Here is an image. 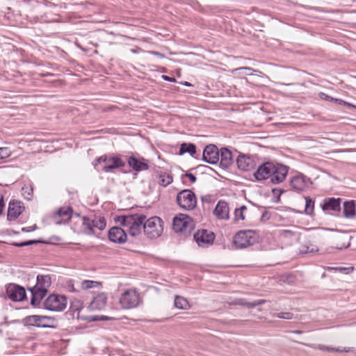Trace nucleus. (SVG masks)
I'll list each match as a JSON object with an SVG mask.
<instances>
[{"instance_id":"1","label":"nucleus","mask_w":356,"mask_h":356,"mask_svg":"<svg viewBox=\"0 0 356 356\" xmlns=\"http://www.w3.org/2000/svg\"><path fill=\"white\" fill-rule=\"evenodd\" d=\"M146 218L147 216L144 214L134 213L117 216L114 220L121 226L128 227L129 236L136 237L141 234L142 229L143 230V225Z\"/></svg>"},{"instance_id":"2","label":"nucleus","mask_w":356,"mask_h":356,"mask_svg":"<svg viewBox=\"0 0 356 356\" xmlns=\"http://www.w3.org/2000/svg\"><path fill=\"white\" fill-rule=\"evenodd\" d=\"M92 165L97 171L110 172L115 169L124 167L125 162L119 156H109L104 154L95 159Z\"/></svg>"},{"instance_id":"3","label":"nucleus","mask_w":356,"mask_h":356,"mask_svg":"<svg viewBox=\"0 0 356 356\" xmlns=\"http://www.w3.org/2000/svg\"><path fill=\"white\" fill-rule=\"evenodd\" d=\"M144 234L149 238H156L163 232V222L161 218L157 216L152 217L145 220L143 225Z\"/></svg>"},{"instance_id":"4","label":"nucleus","mask_w":356,"mask_h":356,"mask_svg":"<svg viewBox=\"0 0 356 356\" xmlns=\"http://www.w3.org/2000/svg\"><path fill=\"white\" fill-rule=\"evenodd\" d=\"M106 220L104 217L95 216L92 219L87 216L82 217V231L86 234H94L95 228L102 231L106 228Z\"/></svg>"},{"instance_id":"5","label":"nucleus","mask_w":356,"mask_h":356,"mask_svg":"<svg viewBox=\"0 0 356 356\" xmlns=\"http://www.w3.org/2000/svg\"><path fill=\"white\" fill-rule=\"evenodd\" d=\"M257 241L258 236L252 230L239 231L234 237V243L238 248H245L253 245Z\"/></svg>"},{"instance_id":"6","label":"nucleus","mask_w":356,"mask_h":356,"mask_svg":"<svg viewBox=\"0 0 356 356\" xmlns=\"http://www.w3.org/2000/svg\"><path fill=\"white\" fill-rule=\"evenodd\" d=\"M140 301L138 292L134 289H129L121 294L119 303L122 309H131L137 307Z\"/></svg>"},{"instance_id":"7","label":"nucleus","mask_w":356,"mask_h":356,"mask_svg":"<svg viewBox=\"0 0 356 356\" xmlns=\"http://www.w3.org/2000/svg\"><path fill=\"white\" fill-rule=\"evenodd\" d=\"M177 204L183 209L191 211L196 207L197 197L195 194L189 189H184L177 195Z\"/></svg>"},{"instance_id":"8","label":"nucleus","mask_w":356,"mask_h":356,"mask_svg":"<svg viewBox=\"0 0 356 356\" xmlns=\"http://www.w3.org/2000/svg\"><path fill=\"white\" fill-rule=\"evenodd\" d=\"M55 318L47 316L31 315L22 319L25 326H36L38 327H54Z\"/></svg>"},{"instance_id":"9","label":"nucleus","mask_w":356,"mask_h":356,"mask_svg":"<svg viewBox=\"0 0 356 356\" xmlns=\"http://www.w3.org/2000/svg\"><path fill=\"white\" fill-rule=\"evenodd\" d=\"M172 227L176 232L190 233L194 228L193 220L189 216L179 213L174 217Z\"/></svg>"},{"instance_id":"10","label":"nucleus","mask_w":356,"mask_h":356,"mask_svg":"<svg viewBox=\"0 0 356 356\" xmlns=\"http://www.w3.org/2000/svg\"><path fill=\"white\" fill-rule=\"evenodd\" d=\"M46 309L61 312L66 308L67 298L63 295L51 294L44 302Z\"/></svg>"},{"instance_id":"11","label":"nucleus","mask_w":356,"mask_h":356,"mask_svg":"<svg viewBox=\"0 0 356 356\" xmlns=\"http://www.w3.org/2000/svg\"><path fill=\"white\" fill-rule=\"evenodd\" d=\"M51 280L49 275H39L37 276L36 284L31 288L33 291H37L39 296L44 297L51 286Z\"/></svg>"},{"instance_id":"12","label":"nucleus","mask_w":356,"mask_h":356,"mask_svg":"<svg viewBox=\"0 0 356 356\" xmlns=\"http://www.w3.org/2000/svg\"><path fill=\"white\" fill-rule=\"evenodd\" d=\"M312 184L310 178L302 173H298L293 176L290 181V185L292 188L297 192H302L309 187Z\"/></svg>"},{"instance_id":"13","label":"nucleus","mask_w":356,"mask_h":356,"mask_svg":"<svg viewBox=\"0 0 356 356\" xmlns=\"http://www.w3.org/2000/svg\"><path fill=\"white\" fill-rule=\"evenodd\" d=\"M73 209L72 207H62L53 216V220L56 225L68 222L72 217Z\"/></svg>"},{"instance_id":"14","label":"nucleus","mask_w":356,"mask_h":356,"mask_svg":"<svg viewBox=\"0 0 356 356\" xmlns=\"http://www.w3.org/2000/svg\"><path fill=\"white\" fill-rule=\"evenodd\" d=\"M6 293L8 298L15 302L23 301L26 297L25 289L15 284H9L6 286Z\"/></svg>"},{"instance_id":"15","label":"nucleus","mask_w":356,"mask_h":356,"mask_svg":"<svg viewBox=\"0 0 356 356\" xmlns=\"http://www.w3.org/2000/svg\"><path fill=\"white\" fill-rule=\"evenodd\" d=\"M214 239V234L206 229L199 230L194 234V240L200 247H207L212 244Z\"/></svg>"},{"instance_id":"16","label":"nucleus","mask_w":356,"mask_h":356,"mask_svg":"<svg viewBox=\"0 0 356 356\" xmlns=\"http://www.w3.org/2000/svg\"><path fill=\"white\" fill-rule=\"evenodd\" d=\"M219 150L215 145H208L202 153V160L210 164H216L219 161Z\"/></svg>"},{"instance_id":"17","label":"nucleus","mask_w":356,"mask_h":356,"mask_svg":"<svg viewBox=\"0 0 356 356\" xmlns=\"http://www.w3.org/2000/svg\"><path fill=\"white\" fill-rule=\"evenodd\" d=\"M274 163L273 162H265L259 165L254 173V177L257 181H262L271 178L273 172Z\"/></svg>"},{"instance_id":"18","label":"nucleus","mask_w":356,"mask_h":356,"mask_svg":"<svg viewBox=\"0 0 356 356\" xmlns=\"http://www.w3.org/2000/svg\"><path fill=\"white\" fill-rule=\"evenodd\" d=\"M127 163L130 168L137 172L147 170L149 168L146 159L143 157L136 156L134 154L129 156Z\"/></svg>"},{"instance_id":"19","label":"nucleus","mask_w":356,"mask_h":356,"mask_svg":"<svg viewBox=\"0 0 356 356\" xmlns=\"http://www.w3.org/2000/svg\"><path fill=\"white\" fill-rule=\"evenodd\" d=\"M289 168L282 164H275L274 163V169L273 172H272L271 175V182L273 184H279L282 182L288 173Z\"/></svg>"},{"instance_id":"20","label":"nucleus","mask_w":356,"mask_h":356,"mask_svg":"<svg viewBox=\"0 0 356 356\" xmlns=\"http://www.w3.org/2000/svg\"><path fill=\"white\" fill-rule=\"evenodd\" d=\"M236 164L238 169L243 171H250L253 170L256 165V161L253 158L245 154H240L236 159Z\"/></svg>"},{"instance_id":"21","label":"nucleus","mask_w":356,"mask_h":356,"mask_svg":"<svg viewBox=\"0 0 356 356\" xmlns=\"http://www.w3.org/2000/svg\"><path fill=\"white\" fill-rule=\"evenodd\" d=\"M108 236L110 241L117 243H124L127 239V234L120 227L111 228Z\"/></svg>"},{"instance_id":"22","label":"nucleus","mask_w":356,"mask_h":356,"mask_svg":"<svg viewBox=\"0 0 356 356\" xmlns=\"http://www.w3.org/2000/svg\"><path fill=\"white\" fill-rule=\"evenodd\" d=\"M24 209V207L22 202L15 200L10 202L8 211V219L9 220H15L23 212Z\"/></svg>"},{"instance_id":"23","label":"nucleus","mask_w":356,"mask_h":356,"mask_svg":"<svg viewBox=\"0 0 356 356\" xmlns=\"http://www.w3.org/2000/svg\"><path fill=\"white\" fill-rule=\"evenodd\" d=\"M213 214L218 219L228 220L229 218V208L225 201L220 200L216 204Z\"/></svg>"},{"instance_id":"24","label":"nucleus","mask_w":356,"mask_h":356,"mask_svg":"<svg viewBox=\"0 0 356 356\" xmlns=\"http://www.w3.org/2000/svg\"><path fill=\"white\" fill-rule=\"evenodd\" d=\"M321 207L325 212L327 211H339L341 209V199L335 197L325 198L321 204Z\"/></svg>"},{"instance_id":"25","label":"nucleus","mask_w":356,"mask_h":356,"mask_svg":"<svg viewBox=\"0 0 356 356\" xmlns=\"http://www.w3.org/2000/svg\"><path fill=\"white\" fill-rule=\"evenodd\" d=\"M219 161L222 168H228L234 162L232 152L226 147L221 148L219 150Z\"/></svg>"},{"instance_id":"26","label":"nucleus","mask_w":356,"mask_h":356,"mask_svg":"<svg viewBox=\"0 0 356 356\" xmlns=\"http://www.w3.org/2000/svg\"><path fill=\"white\" fill-rule=\"evenodd\" d=\"M107 302V296L105 293H100L94 297L90 302L89 307L91 309H102L105 307Z\"/></svg>"},{"instance_id":"27","label":"nucleus","mask_w":356,"mask_h":356,"mask_svg":"<svg viewBox=\"0 0 356 356\" xmlns=\"http://www.w3.org/2000/svg\"><path fill=\"white\" fill-rule=\"evenodd\" d=\"M343 213L346 218H353L355 216V200L345 201L343 205Z\"/></svg>"},{"instance_id":"28","label":"nucleus","mask_w":356,"mask_h":356,"mask_svg":"<svg viewBox=\"0 0 356 356\" xmlns=\"http://www.w3.org/2000/svg\"><path fill=\"white\" fill-rule=\"evenodd\" d=\"M336 248L339 250H342L347 248L350 245V237L346 234H341L338 236L336 238Z\"/></svg>"},{"instance_id":"29","label":"nucleus","mask_w":356,"mask_h":356,"mask_svg":"<svg viewBox=\"0 0 356 356\" xmlns=\"http://www.w3.org/2000/svg\"><path fill=\"white\" fill-rule=\"evenodd\" d=\"M186 153L189 154L191 156H194L196 154V146L193 143H184L181 144L179 148V155H183Z\"/></svg>"},{"instance_id":"30","label":"nucleus","mask_w":356,"mask_h":356,"mask_svg":"<svg viewBox=\"0 0 356 356\" xmlns=\"http://www.w3.org/2000/svg\"><path fill=\"white\" fill-rule=\"evenodd\" d=\"M173 181L171 175L167 172H161L159 176V184L162 186H167L170 185Z\"/></svg>"},{"instance_id":"31","label":"nucleus","mask_w":356,"mask_h":356,"mask_svg":"<svg viewBox=\"0 0 356 356\" xmlns=\"http://www.w3.org/2000/svg\"><path fill=\"white\" fill-rule=\"evenodd\" d=\"M175 306L181 309H187L190 307L188 300L184 297L178 296L175 298Z\"/></svg>"},{"instance_id":"32","label":"nucleus","mask_w":356,"mask_h":356,"mask_svg":"<svg viewBox=\"0 0 356 356\" xmlns=\"http://www.w3.org/2000/svg\"><path fill=\"white\" fill-rule=\"evenodd\" d=\"M266 302L265 300H259L254 302H247L245 300L240 299L238 300L237 304L246 307L247 308L252 309L258 305H261Z\"/></svg>"},{"instance_id":"33","label":"nucleus","mask_w":356,"mask_h":356,"mask_svg":"<svg viewBox=\"0 0 356 356\" xmlns=\"http://www.w3.org/2000/svg\"><path fill=\"white\" fill-rule=\"evenodd\" d=\"M305 213L307 215L312 216L314 213V200H313L309 197H305Z\"/></svg>"},{"instance_id":"34","label":"nucleus","mask_w":356,"mask_h":356,"mask_svg":"<svg viewBox=\"0 0 356 356\" xmlns=\"http://www.w3.org/2000/svg\"><path fill=\"white\" fill-rule=\"evenodd\" d=\"M101 286V283L93 280H83L81 282V286L83 289H89L92 288H96Z\"/></svg>"},{"instance_id":"35","label":"nucleus","mask_w":356,"mask_h":356,"mask_svg":"<svg viewBox=\"0 0 356 356\" xmlns=\"http://www.w3.org/2000/svg\"><path fill=\"white\" fill-rule=\"evenodd\" d=\"M247 210V207L245 205L237 208L234 211V220L238 222L239 220H243L245 219L244 211Z\"/></svg>"},{"instance_id":"36","label":"nucleus","mask_w":356,"mask_h":356,"mask_svg":"<svg viewBox=\"0 0 356 356\" xmlns=\"http://www.w3.org/2000/svg\"><path fill=\"white\" fill-rule=\"evenodd\" d=\"M41 243H43V241L41 239H39V240H29L27 241H24V242H20V243L13 242L10 243V245H12L15 247L22 248V247L31 245H35V244Z\"/></svg>"},{"instance_id":"37","label":"nucleus","mask_w":356,"mask_h":356,"mask_svg":"<svg viewBox=\"0 0 356 356\" xmlns=\"http://www.w3.org/2000/svg\"><path fill=\"white\" fill-rule=\"evenodd\" d=\"M318 248L312 245L310 242L307 243L305 245H302L300 252L302 254H307L310 252H316L318 251Z\"/></svg>"},{"instance_id":"38","label":"nucleus","mask_w":356,"mask_h":356,"mask_svg":"<svg viewBox=\"0 0 356 356\" xmlns=\"http://www.w3.org/2000/svg\"><path fill=\"white\" fill-rule=\"evenodd\" d=\"M30 291L31 292V304L33 306H38L39 305L40 301L42 299H43L44 297L39 296L37 291H33V289H30Z\"/></svg>"},{"instance_id":"39","label":"nucleus","mask_w":356,"mask_h":356,"mask_svg":"<svg viewBox=\"0 0 356 356\" xmlns=\"http://www.w3.org/2000/svg\"><path fill=\"white\" fill-rule=\"evenodd\" d=\"M273 317H277V318H279L290 320V319H292V318L293 316V313L289 312H280V313H277V314H273Z\"/></svg>"},{"instance_id":"40","label":"nucleus","mask_w":356,"mask_h":356,"mask_svg":"<svg viewBox=\"0 0 356 356\" xmlns=\"http://www.w3.org/2000/svg\"><path fill=\"white\" fill-rule=\"evenodd\" d=\"M90 321H106L111 319V318L104 316V315H95L90 316L88 317Z\"/></svg>"},{"instance_id":"41","label":"nucleus","mask_w":356,"mask_h":356,"mask_svg":"<svg viewBox=\"0 0 356 356\" xmlns=\"http://www.w3.org/2000/svg\"><path fill=\"white\" fill-rule=\"evenodd\" d=\"M65 287L70 292H76L77 291V290L74 287V281L73 280L70 279V280H67L66 284H65Z\"/></svg>"},{"instance_id":"42","label":"nucleus","mask_w":356,"mask_h":356,"mask_svg":"<svg viewBox=\"0 0 356 356\" xmlns=\"http://www.w3.org/2000/svg\"><path fill=\"white\" fill-rule=\"evenodd\" d=\"M314 348L323 350V351H327V352H333L334 350V348H332L330 346H326L322 344L315 345L313 346Z\"/></svg>"},{"instance_id":"43","label":"nucleus","mask_w":356,"mask_h":356,"mask_svg":"<svg viewBox=\"0 0 356 356\" xmlns=\"http://www.w3.org/2000/svg\"><path fill=\"white\" fill-rule=\"evenodd\" d=\"M184 177H188L192 183H195L197 180L196 177L193 174L188 172L181 175V179L184 183Z\"/></svg>"},{"instance_id":"44","label":"nucleus","mask_w":356,"mask_h":356,"mask_svg":"<svg viewBox=\"0 0 356 356\" xmlns=\"http://www.w3.org/2000/svg\"><path fill=\"white\" fill-rule=\"evenodd\" d=\"M10 152L6 147H0V159L6 158L9 156Z\"/></svg>"},{"instance_id":"45","label":"nucleus","mask_w":356,"mask_h":356,"mask_svg":"<svg viewBox=\"0 0 356 356\" xmlns=\"http://www.w3.org/2000/svg\"><path fill=\"white\" fill-rule=\"evenodd\" d=\"M37 229H38L37 225H33L32 226L22 227V232H31L35 231Z\"/></svg>"},{"instance_id":"46","label":"nucleus","mask_w":356,"mask_h":356,"mask_svg":"<svg viewBox=\"0 0 356 356\" xmlns=\"http://www.w3.org/2000/svg\"><path fill=\"white\" fill-rule=\"evenodd\" d=\"M352 351V348H334V350L333 352H339V353H341V352H344V353H349Z\"/></svg>"},{"instance_id":"47","label":"nucleus","mask_w":356,"mask_h":356,"mask_svg":"<svg viewBox=\"0 0 356 356\" xmlns=\"http://www.w3.org/2000/svg\"><path fill=\"white\" fill-rule=\"evenodd\" d=\"M319 97L322 99H325V100H327V101H333L334 99L333 97L329 96L328 95H327L324 92H320Z\"/></svg>"},{"instance_id":"48","label":"nucleus","mask_w":356,"mask_h":356,"mask_svg":"<svg viewBox=\"0 0 356 356\" xmlns=\"http://www.w3.org/2000/svg\"><path fill=\"white\" fill-rule=\"evenodd\" d=\"M270 213L269 212H268V211H264V212L262 213V215H261V220H262V221H266V220H269V219H270Z\"/></svg>"},{"instance_id":"49","label":"nucleus","mask_w":356,"mask_h":356,"mask_svg":"<svg viewBox=\"0 0 356 356\" xmlns=\"http://www.w3.org/2000/svg\"><path fill=\"white\" fill-rule=\"evenodd\" d=\"M272 192H273L274 195H278L277 196V202H278L279 200H280V197L281 194L284 192V191L281 190V189L274 188V189L272 190Z\"/></svg>"},{"instance_id":"50","label":"nucleus","mask_w":356,"mask_h":356,"mask_svg":"<svg viewBox=\"0 0 356 356\" xmlns=\"http://www.w3.org/2000/svg\"><path fill=\"white\" fill-rule=\"evenodd\" d=\"M162 79L163 80H165L166 81H169V82H175L176 81V79L174 77H170L166 75H163Z\"/></svg>"},{"instance_id":"51","label":"nucleus","mask_w":356,"mask_h":356,"mask_svg":"<svg viewBox=\"0 0 356 356\" xmlns=\"http://www.w3.org/2000/svg\"><path fill=\"white\" fill-rule=\"evenodd\" d=\"M282 233L286 236H292L293 235V232L291 231H290V230H283Z\"/></svg>"},{"instance_id":"52","label":"nucleus","mask_w":356,"mask_h":356,"mask_svg":"<svg viewBox=\"0 0 356 356\" xmlns=\"http://www.w3.org/2000/svg\"><path fill=\"white\" fill-rule=\"evenodd\" d=\"M209 198H210L209 196H202L201 197V200L202 202H209Z\"/></svg>"},{"instance_id":"53","label":"nucleus","mask_w":356,"mask_h":356,"mask_svg":"<svg viewBox=\"0 0 356 356\" xmlns=\"http://www.w3.org/2000/svg\"><path fill=\"white\" fill-rule=\"evenodd\" d=\"M180 83H181V85H184V86H188V87H189V86H192V84H191V83H189V82H188V81H182V82H181Z\"/></svg>"},{"instance_id":"54","label":"nucleus","mask_w":356,"mask_h":356,"mask_svg":"<svg viewBox=\"0 0 356 356\" xmlns=\"http://www.w3.org/2000/svg\"><path fill=\"white\" fill-rule=\"evenodd\" d=\"M0 205H2V209H3L4 202H3V197L2 195H0Z\"/></svg>"},{"instance_id":"55","label":"nucleus","mask_w":356,"mask_h":356,"mask_svg":"<svg viewBox=\"0 0 356 356\" xmlns=\"http://www.w3.org/2000/svg\"><path fill=\"white\" fill-rule=\"evenodd\" d=\"M40 76H54V74H53L51 73H46V74H41Z\"/></svg>"},{"instance_id":"56","label":"nucleus","mask_w":356,"mask_h":356,"mask_svg":"<svg viewBox=\"0 0 356 356\" xmlns=\"http://www.w3.org/2000/svg\"><path fill=\"white\" fill-rule=\"evenodd\" d=\"M152 54H154V55H157V56H161V54L158 53V52H156V51H152Z\"/></svg>"},{"instance_id":"57","label":"nucleus","mask_w":356,"mask_h":356,"mask_svg":"<svg viewBox=\"0 0 356 356\" xmlns=\"http://www.w3.org/2000/svg\"><path fill=\"white\" fill-rule=\"evenodd\" d=\"M2 211H3L2 205H0V214H1Z\"/></svg>"},{"instance_id":"58","label":"nucleus","mask_w":356,"mask_h":356,"mask_svg":"<svg viewBox=\"0 0 356 356\" xmlns=\"http://www.w3.org/2000/svg\"><path fill=\"white\" fill-rule=\"evenodd\" d=\"M13 233H14L15 234H19V232H16V231H14V232H13Z\"/></svg>"},{"instance_id":"59","label":"nucleus","mask_w":356,"mask_h":356,"mask_svg":"<svg viewBox=\"0 0 356 356\" xmlns=\"http://www.w3.org/2000/svg\"><path fill=\"white\" fill-rule=\"evenodd\" d=\"M293 83H290V84H286V83H282V85L284 86H289V85H293Z\"/></svg>"},{"instance_id":"60","label":"nucleus","mask_w":356,"mask_h":356,"mask_svg":"<svg viewBox=\"0 0 356 356\" xmlns=\"http://www.w3.org/2000/svg\"><path fill=\"white\" fill-rule=\"evenodd\" d=\"M340 101V103L343 102L345 104V102H343V100H339Z\"/></svg>"}]
</instances>
